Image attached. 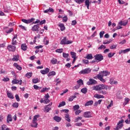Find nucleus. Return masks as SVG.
Returning <instances> with one entry per match:
<instances>
[{
  "instance_id": "obj_1",
  "label": "nucleus",
  "mask_w": 130,
  "mask_h": 130,
  "mask_svg": "<svg viewBox=\"0 0 130 130\" xmlns=\"http://www.w3.org/2000/svg\"><path fill=\"white\" fill-rule=\"evenodd\" d=\"M92 90H106V91H109V90H111V86L104 84H100L93 86Z\"/></svg>"
},
{
  "instance_id": "obj_2",
  "label": "nucleus",
  "mask_w": 130,
  "mask_h": 130,
  "mask_svg": "<svg viewBox=\"0 0 130 130\" xmlns=\"http://www.w3.org/2000/svg\"><path fill=\"white\" fill-rule=\"evenodd\" d=\"M72 43H73V41L67 40V37H64L60 42V44L61 45L72 44Z\"/></svg>"
},
{
  "instance_id": "obj_3",
  "label": "nucleus",
  "mask_w": 130,
  "mask_h": 130,
  "mask_svg": "<svg viewBox=\"0 0 130 130\" xmlns=\"http://www.w3.org/2000/svg\"><path fill=\"white\" fill-rule=\"evenodd\" d=\"M94 59L96 60V61L99 62L103 60V56L101 54H97L94 55Z\"/></svg>"
},
{
  "instance_id": "obj_4",
  "label": "nucleus",
  "mask_w": 130,
  "mask_h": 130,
  "mask_svg": "<svg viewBox=\"0 0 130 130\" xmlns=\"http://www.w3.org/2000/svg\"><path fill=\"white\" fill-rule=\"evenodd\" d=\"M123 122H124V120L121 119L118 123L116 126V129L119 130L122 126H123Z\"/></svg>"
},
{
  "instance_id": "obj_5",
  "label": "nucleus",
  "mask_w": 130,
  "mask_h": 130,
  "mask_svg": "<svg viewBox=\"0 0 130 130\" xmlns=\"http://www.w3.org/2000/svg\"><path fill=\"white\" fill-rule=\"evenodd\" d=\"M89 73H91V69L90 68H86L79 72L80 75H86L87 74H89Z\"/></svg>"
},
{
  "instance_id": "obj_6",
  "label": "nucleus",
  "mask_w": 130,
  "mask_h": 130,
  "mask_svg": "<svg viewBox=\"0 0 130 130\" xmlns=\"http://www.w3.org/2000/svg\"><path fill=\"white\" fill-rule=\"evenodd\" d=\"M7 49L9 50V51L14 52V51H16V45H9L7 47Z\"/></svg>"
},
{
  "instance_id": "obj_7",
  "label": "nucleus",
  "mask_w": 130,
  "mask_h": 130,
  "mask_svg": "<svg viewBox=\"0 0 130 130\" xmlns=\"http://www.w3.org/2000/svg\"><path fill=\"white\" fill-rule=\"evenodd\" d=\"M21 21L25 24H30V23H32V22H34V21H35V18H32L29 19H22Z\"/></svg>"
},
{
  "instance_id": "obj_8",
  "label": "nucleus",
  "mask_w": 130,
  "mask_h": 130,
  "mask_svg": "<svg viewBox=\"0 0 130 130\" xmlns=\"http://www.w3.org/2000/svg\"><path fill=\"white\" fill-rule=\"evenodd\" d=\"M99 76L102 77H107V76H109L110 75V72L106 71H102L101 73L98 74Z\"/></svg>"
},
{
  "instance_id": "obj_9",
  "label": "nucleus",
  "mask_w": 130,
  "mask_h": 130,
  "mask_svg": "<svg viewBox=\"0 0 130 130\" xmlns=\"http://www.w3.org/2000/svg\"><path fill=\"white\" fill-rule=\"evenodd\" d=\"M17 40H18V35H15L14 37L12 39V45H17Z\"/></svg>"
},
{
  "instance_id": "obj_10",
  "label": "nucleus",
  "mask_w": 130,
  "mask_h": 130,
  "mask_svg": "<svg viewBox=\"0 0 130 130\" xmlns=\"http://www.w3.org/2000/svg\"><path fill=\"white\" fill-rule=\"evenodd\" d=\"M96 84H97V81L93 79H90L87 82V85H96Z\"/></svg>"
},
{
  "instance_id": "obj_11",
  "label": "nucleus",
  "mask_w": 130,
  "mask_h": 130,
  "mask_svg": "<svg viewBox=\"0 0 130 130\" xmlns=\"http://www.w3.org/2000/svg\"><path fill=\"white\" fill-rule=\"evenodd\" d=\"M12 84H19V85H22V83H23V81L20 80H17L16 79H14L12 81Z\"/></svg>"
},
{
  "instance_id": "obj_12",
  "label": "nucleus",
  "mask_w": 130,
  "mask_h": 130,
  "mask_svg": "<svg viewBox=\"0 0 130 130\" xmlns=\"http://www.w3.org/2000/svg\"><path fill=\"white\" fill-rule=\"evenodd\" d=\"M93 116L92 115V113L90 112H85L84 113V117H86V118H90V117H92Z\"/></svg>"
},
{
  "instance_id": "obj_13",
  "label": "nucleus",
  "mask_w": 130,
  "mask_h": 130,
  "mask_svg": "<svg viewBox=\"0 0 130 130\" xmlns=\"http://www.w3.org/2000/svg\"><path fill=\"white\" fill-rule=\"evenodd\" d=\"M32 31L36 32V31H39V24H36L31 28Z\"/></svg>"
},
{
  "instance_id": "obj_14",
  "label": "nucleus",
  "mask_w": 130,
  "mask_h": 130,
  "mask_svg": "<svg viewBox=\"0 0 130 130\" xmlns=\"http://www.w3.org/2000/svg\"><path fill=\"white\" fill-rule=\"evenodd\" d=\"M13 121V119L12 118V115L8 114L7 117V123H10V122Z\"/></svg>"
},
{
  "instance_id": "obj_15",
  "label": "nucleus",
  "mask_w": 130,
  "mask_h": 130,
  "mask_svg": "<svg viewBox=\"0 0 130 130\" xmlns=\"http://www.w3.org/2000/svg\"><path fill=\"white\" fill-rule=\"evenodd\" d=\"M94 91H98L99 94H103V95H106L108 93L107 91L103 90V89L94 90Z\"/></svg>"
},
{
  "instance_id": "obj_16",
  "label": "nucleus",
  "mask_w": 130,
  "mask_h": 130,
  "mask_svg": "<svg viewBox=\"0 0 130 130\" xmlns=\"http://www.w3.org/2000/svg\"><path fill=\"white\" fill-rule=\"evenodd\" d=\"M118 25H120V26H126L127 25V21H121L118 22Z\"/></svg>"
},
{
  "instance_id": "obj_17",
  "label": "nucleus",
  "mask_w": 130,
  "mask_h": 130,
  "mask_svg": "<svg viewBox=\"0 0 130 130\" xmlns=\"http://www.w3.org/2000/svg\"><path fill=\"white\" fill-rule=\"evenodd\" d=\"M97 78L98 79V80H100V81H101V82H102V83H105V82H106V80H105V79H103V77L99 75H97Z\"/></svg>"
},
{
  "instance_id": "obj_18",
  "label": "nucleus",
  "mask_w": 130,
  "mask_h": 130,
  "mask_svg": "<svg viewBox=\"0 0 130 130\" xmlns=\"http://www.w3.org/2000/svg\"><path fill=\"white\" fill-rule=\"evenodd\" d=\"M58 26L60 28L61 31H64V30H66V26H64V24L63 23H60Z\"/></svg>"
},
{
  "instance_id": "obj_19",
  "label": "nucleus",
  "mask_w": 130,
  "mask_h": 130,
  "mask_svg": "<svg viewBox=\"0 0 130 130\" xmlns=\"http://www.w3.org/2000/svg\"><path fill=\"white\" fill-rule=\"evenodd\" d=\"M53 119L57 122H59L61 120V118L58 116H55L53 118Z\"/></svg>"
},
{
  "instance_id": "obj_20",
  "label": "nucleus",
  "mask_w": 130,
  "mask_h": 130,
  "mask_svg": "<svg viewBox=\"0 0 130 130\" xmlns=\"http://www.w3.org/2000/svg\"><path fill=\"white\" fill-rule=\"evenodd\" d=\"M49 12L50 13H53L54 12V10L51 8H49V9H47L44 11L45 14H47Z\"/></svg>"
},
{
  "instance_id": "obj_21",
  "label": "nucleus",
  "mask_w": 130,
  "mask_h": 130,
  "mask_svg": "<svg viewBox=\"0 0 130 130\" xmlns=\"http://www.w3.org/2000/svg\"><path fill=\"white\" fill-rule=\"evenodd\" d=\"M93 103H94V102H93V101H88L85 104L84 106H91V105H92Z\"/></svg>"
},
{
  "instance_id": "obj_22",
  "label": "nucleus",
  "mask_w": 130,
  "mask_h": 130,
  "mask_svg": "<svg viewBox=\"0 0 130 130\" xmlns=\"http://www.w3.org/2000/svg\"><path fill=\"white\" fill-rule=\"evenodd\" d=\"M14 67L17 69V70H18V71H22V67L21 66H19L18 63H14L13 64Z\"/></svg>"
},
{
  "instance_id": "obj_23",
  "label": "nucleus",
  "mask_w": 130,
  "mask_h": 130,
  "mask_svg": "<svg viewBox=\"0 0 130 130\" xmlns=\"http://www.w3.org/2000/svg\"><path fill=\"white\" fill-rule=\"evenodd\" d=\"M7 94L8 98H10V99H14V96L13 95V94H12L11 92H10L9 90L7 91Z\"/></svg>"
},
{
  "instance_id": "obj_24",
  "label": "nucleus",
  "mask_w": 130,
  "mask_h": 130,
  "mask_svg": "<svg viewBox=\"0 0 130 130\" xmlns=\"http://www.w3.org/2000/svg\"><path fill=\"white\" fill-rule=\"evenodd\" d=\"M84 58H86V59H92L93 55H92V54H87L86 56L84 57Z\"/></svg>"
},
{
  "instance_id": "obj_25",
  "label": "nucleus",
  "mask_w": 130,
  "mask_h": 130,
  "mask_svg": "<svg viewBox=\"0 0 130 130\" xmlns=\"http://www.w3.org/2000/svg\"><path fill=\"white\" fill-rule=\"evenodd\" d=\"M94 98H97V99H101V98L103 99L104 98V96H103V95L101 94H95L94 95Z\"/></svg>"
},
{
  "instance_id": "obj_26",
  "label": "nucleus",
  "mask_w": 130,
  "mask_h": 130,
  "mask_svg": "<svg viewBox=\"0 0 130 130\" xmlns=\"http://www.w3.org/2000/svg\"><path fill=\"white\" fill-rule=\"evenodd\" d=\"M51 63L52 64H56L57 63V59L55 58H52L51 60Z\"/></svg>"
},
{
  "instance_id": "obj_27",
  "label": "nucleus",
  "mask_w": 130,
  "mask_h": 130,
  "mask_svg": "<svg viewBox=\"0 0 130 130\" xmlns=\"http://www.w3.org/2000/svg\"><path fill=\"white\" fill-rule=\"evenodd\" d=\"M64 118L67 121H68V122H71V119L70 118V115H69V114H65Z\"/></svg>"
},
{
  "instance_id": "obj_28",
  "label": "nucleus",
  "mask_w": 130,
  "mask_h": 130,
  "mask_svg": "<svg viewBox=\"0 0 130 130\" xmlns=\"http://www.w3.org/2000/svg\"><path fill=\"white\" fill-rule=\"evenodd\" d=\"M44 108L45 112H49V111L51 110V108L50 107H48V106H45Z\"/></svg>"
},
{
  "instance_id": "obj_29",
  "label": "nucleus",
  "mask_w": 130,
  "mask_h": 130,
  "mask_svg": "<svg viewBox=\"0 0 130 130\" xmlns=\"http://www.w3.org/2000/svg\"><path fill=\"white\" fill-rule=\"evenodd\" d=\"M12 60L13 61H18L19 60V55H14Z\"/></svg>"
},
{
  "instance_id": "obj_30",
  "label": "nucleus",
  "mask_w": 130,
  "mask_h": 130,
  "mask_svg": "<svg viewBox=\"0 0 130 130\" xmlns=\"http://www.w3.org/2000/svg\"><path fill=\"white\" fill-rule=\"evenodd\" d=\"M37 125H38L37 122L32 121V122L31 124V126H32V127H37Z\"/></svg>"
},
{
  "instance_id": "obj_31",
  "label": "nucleus",
  "mask_w": 130,
  "mask_h": 130,
  "mask_svg": "<svg viewBox=\"0 0 130 130\" xmlns=\"http://www.w3.org/2000/svg\"><path fill=\"white\" fill-rule=\"evenodd\" d=\"M110 83L111 85H117L118 82L116 81H113V80L112 79H111L110 80Z\"/></svg>"
},
{
  "instance_id": "obj_32",
  "label": "nucleus",
  "mask_w": 130,
  "mask_h": 130,
  "mask_svg": "<svg viewBox=\"0 0 130 130\" xmlns=\"http://www.w3.org/2000/svg\"><path fill=\"white\" fill-rule=\"evenodd\" d=\"M77 98V96L76 95H72L70 96L69 98V101L72 102L75 99Z\"/></svg>"
},
{
  "instance_id": "obj_33",
  "label": "nucleus",
  "mask_w": 130,
  "mask_h": 130,
  "mask_svg": "<svg viewBox=\"0 0 130 130\" xmlns=\"http://www.w3.org/2000/svg\"><path fill=\"white\" fill-rule=\"evenodd\" d=\"M77 83L78 84V85H79V86L81 87L82 85H84V82L83 81V80L82 79H79V80L77 81Z\"/></svg>"
},
{
  "instance_id": "obj_34",
  "label": "nucleus",
  "mask_w": 130,
  "mask_h": 130,
  "mask_svg": "<svg viewBox=\"0 0 130 130\" xmlns=\"http://www.w3.org/2000/svg\"><path fill=\"white\" fill-rule=\"evenodd\" d=\"M39 117H40V115H36L34 116V118L32 119L33 121H36L37 122V119L39 118Z\"/></svg>"
},
{
  "instance_id": "obj_35",
  "label": "nucleus",
  "mask_w": 130,
  "mask_h": 130,
  "mask_svg": "<svg viewBox=\"0 0 130 130\" xmlns=\"http://www.w3.org/2000/svg\"><path fill=\"white\" fill-rule=\"evenodd\" d=\"M81 92H82V93H83V94H86V93L88 92V89H87V88L84 87L81 89Z\"/></svg>"
},
{
  "instance_id": "obj_36",
  "label": "nucleus",
  "mask_w": 130,
  "mask_h": 130,
  "mask_svg": "<svg viewBox=\"0 0 130 130\" xmlns=\"http://www.w3.org/2000/svg\"><path fill=\"white\" fill-rule=\"evenodd\" d=\"M21 49L24 51H25V50H27V46L26 45V44L21 45Z\"/></svg>"
},
{
  "instance_id": "obj_37",
  "label": "nucleus",
  "mask_w": 130,
  "mask_h": 130,
  "mask_svg": "<svg viewBox=\"0 0 130 130\" xmlns=\"http://www.w3.org/2000/svg\"><path fill=\"white\" fill-rule=\"evenodd\" d=\"M125 122L127 124H130V114L128 115V118L125 120Z\"/></svg>"
},
{
  "instance_id": "obj_38",
  "label": "nucleus",
  "mask_w": 130,
  "mask_h": 130,
  "mask_svg": "<svg viewBox=\"0 0 130 130\" xmlns=\"http://www.w3.org/2000/svg\"><path fill=\"white\" fill-rule=\"evenodd\" d=\"M56 73L54 71H51L50 73H48V77H51V76H55Z\"/></svg>"
},
{
  "instance_id": "obj_39",
  "label": "nucleus",
  "mask_w": 130,
  "mask_h": 130,
  "mask_svg": "<svg viewBox=\"0 0 130 130\" xmlns=\"http://www.w3.org/2000/svg\"><path fill=\"white\" fill-rule=\"evenodd\" d=\"M25 77L26 78H28V79H30V77H32V72H29L25 74Z\"/></svg>"
},
{
  "instance_id": "obj_40",
  "label": "nucleus",
  "mask_w": 130,
  "mask_h": 130,
  "mask_svg": "<svg viewBox=\"0 0 130 130\" xmlns=\"http://www.w3.org/2000/svg\"><path fill=\"white\" fill-rule=\"evenodd\" d=\"M128 102H129V99L128 98H125L124 100V103H123V105L125 106L126 105V104H127V103H128Z\"/></svg>"
},
{
  "instance_id": "obj_41",
  "label": "nucleus",
  "mask_w": 130,
  "mask_h": 130,
  "mask_svg": "<svg viewBox=\"0 0 130 130\" xmlns=\"http://www.w3.org/2000/svg\"><path fill=\"white\" fill-rule=\"evenodd\" d=\"M111 40H106V41H104L103 43V44H109V43H111Z\"/></svg>"
},
{
  "instance_id": "obj_42",
  "label": "nucleus",
  "mask_w": 130,
  "mask_h": 130,
  "mask_svg": "<svg viewBox=\"0 0 130 130\" xmlns=\"http://www.w3.org/2000/svg\"><path fill=\"white\" fill-rule=\"evenodd\" d=\"M2 130H10V128H8V127L4 124L2 126Z\"/></svg>"
},
{
  "instance_id": "obj_43",
  "label": "nucleus",
  "mask_w": 130,
  "mask_h": 130,
  "mask_svg": "<svg viewBox=\"0 0 130 130\" xmlns=\"http://www.w3.org/2000/svg\"><path fill=\"white\" fill-rule=\"evenodd\" d=\"M84 2L85 6H90V5H91L90 0H85Z\"/></svg>"
},
{
  "instance_id": "obj_44",
  "label": "nucleus",
  "mask_w": 130,
  "mask_h": 130,
  "mask_svg": "<svg viewBox=\"0 0 130 130\" xmlns=\"http://www.w3.org/2000/svg\"><path fill=\"white\" fill-rule=\"evenodd\" d=\"M12 106L14 107V108H18V107H19V103H14L13 104Z\"/></svg>"
},
{
  "instance_id": "obj_45",
  "label": "nucleus",
  "mask_w": 130,
  "mask_h": 130,
  "mask_svg": "<svg viewBox=\"0 0 130 130\" xmlns=\"http://www.w3.org/2000/svg\"><path fill=\"white\" fill-rule=\"evenodd\" d=\"M69 54L67 53L63 52L62 53V56L64 58H68L69 57Z\"/></svg>"
},
{
  "instance_id": "obj_46",
  "label": "nucleus",
  "mask_w": 130,
  "mask_h": 130,
  "mask_svg": "<svg viewBox=\"0 0 130 130\" xmlns=\"http://www.w3.org/2000/svg\"><path fill=\"white\" fill-rule=\"evenodd\" d=\"M64 105H66V102L63 101L59 104L58 107H62V106H64Z\"/></svg>"
},
{
  "instance_id": "obj_47",
  "label": "nucleus",
  "mask_w": 130,
  "mask_h": 130,
  "mask_svg": "<svg viewBox=\"0 0 130 130\" xmlns=\"http://www.w3.org/2000/svg\"><path fill=\"white\" fill-rule=\"evenodd\" d=\"M114 54H115V53H112V52H110L108 54V57H109V58H111V57H112L113 55H114Z\"/></svg>"
},
{
  "instance_id": "obj_48",
  "label": "nucleus",
  "mask_w": 130,
  "mask_h": 130,
  "mask_svg": "<svg viewBox=\"0 0 130 130\" xmlns=\"http://www.w3.org/2000/svg\"><path fill=\"white\" fill-rule=\"evenodd\" d=\"M50 88H43L41 90V93H43V92H45V91H47L50 90Z\"/></svg>"
},
{
  "instance_id": "obj_49",
  "label": "nucleus",
  "mask_w": 130,
  "mask_h": 130,
  "mask_svg": "<svg viewBox=\"0 0 130 130\" xmlns=\"http://www.w3.org/2000/svg\"><path fill=\"white\" fill-rule=\"evenodd\" d=\"M80 87V85L77 84L72 88V90H78Z\"/></svg>"
},
{
  "instance_id": "obj_50",
  "label": "nucleus",
  "mask_w": 130,
  "mask_h": 130,
  "mask_svg": "<svg viewBox=\"0 0 130 130\" xmlns=\"http://www.w3.org/2000/svg\"><path fill=\"white\" fill-rule=\"evenodd\" d=\"M73 109L74 110H78V109H79V108H80V106L78 105H75L74 107H73Z\"/></svg>"
},
{
  "instance_id": "obj_51",
  "label": "nucleus",
  "mask_w": 130,
  "mask_h": 130,
  "mask_svg": "<svg viewBox=\"0 0 130 130\" xmlns=\"http://www.w3.org/2000/svg\"><path fill=\"white\" fill-rule=\"evenodd\" d=\"M71 55L72 58H76V53L74 52H71Z\"/></svg>"
},
{
  "instance_id": "obj_52",
  "label": "nucleus",
  "mask_w": 130,
  "mask_h": 130,
  "mask_svg": "<svg viewBox=\"0 0 130 130\" xmlns=\"http://www.w3.org/2000/svg\"><path fill=\"white\" fill-rule=\"evenodd\" d=\"M63 51V50L62 49H57L55 50L56 52H57L58 53H61Z\"/></svg>"
},
{
  "instance_id": "obj_53",
  "label": "nucleus",
  "mask_w": 130,
  "mask_h": 130,
  "mask_svg": "<svg viewBox=\"0 0 130 130\" xmlns=\"http://www.w3.org/2000/svg\"><path fill=\"white\" fill-rule=\"evenodd\" d=\"M39 82V80H38V78L34 79L32 80V82L34 84H37Z\"/></svg>"
},
{
  "instance_id": "obj_54",
  "label": "nucleus",
  "mask_w": 130,
  "mask_h": 130,
  "mask_svg": "<svg viewBox=\"0 0 130 130\" xmlns=\"http://www.w3.org/2000/svg\"><path fill=\"white\" fill-rule=\"evenodd\" d=\"M113 106V101H111L110 104L107 107L108 109H109L111 106Z\"/></svg>"
},
{
  "instance_id": "obj_55",
  "label": "nucleus",
  "mask_w": 130,
  "mask_h": 130,
  "mask_svg": "<svg viewBox=\"0 0 130 130\" xmlns=\"http://www.w3.org/2000/svg\"><path fill=\"white\" fill-rule=\"evenodd\" d=\"M117 46V45L113 44L110 47V49H115L116 48Z\"/></svg>"
},
{
  "instance_id": "obj_56",
  "label": "nucleus",
  "mask_w": 130,
  "mask_h": 130,
  "mask_svg": "<svg viewBox=\"0 0 130 130\" xmlns=\"http://www.w3.org/2000/svg\"><path fill=\"white\" fill-rule=\"evenodd\" d=\"M105 32L104 31H101L100 32V38H103V36L104 35Z\"/></svg>"
},
{
  "instance_id": "obj_57",
  "label": "nucleus",
  "mask_w": 130,
  "mask_h": 130,
  "mask_svg": "<svg viewBox=\"0 0 130 130\" xmlns=\"http://www.w3.org/2000/svg\"><path fill=\"white\" fill-rule=\"evenodd\" d=\"M18 27H19V28H20V29H22V30H24V31H26V30H27V29L25 28V27L22 25H19Z\"/></svg>"
},
{
  "instance_id": "obj_58",
  "label": "nucleus",
  "mask_w": 130,
  "mask_h": 130,
  "mask_svg": "<svg viewBox=\"0 0 130 130\" xmlns=\"http://www.w3.org/2000/svg\"><path fill=\"white\" fill-rule=\"evenodd\" d=\"M34 88L35 89V90H40V89H41V87L37 86V85H34Z\"/></svg>"
},
{
  "instance_id": "obj_59",
  "label": "nucleus",
  "mask_w": 130,
  "mask_h": 130,
  "mask_svg": "<svg viewBox=\"0 0 130 130\" xmlns=\"http://www.w3.org/2000/svg\"><path fill=\"white\" fill-rule=\"evenodd\" d=\"M3 82H9L10 81V78H8V77H4L3 79Z\"/></svg>"
},
{
  "instance_id": "obj_60",
  "label": "nucleus",
  "mask_w": 130,
  "mask_h": 130,
  "mask_svg": "<svg viewBox=\"0 0 130 130\" xmlns=\"http://www.w3.org/2000/svg\"><path fill=\"white\" fill-rule=\"evenodd\" d=\"M105 48H106V46L105 45H102L98 48V49H105Z\"/></svg>"
},
{
  "instance_id": "obj_61",
  "label": "nucleus",
  "mask_w": 130,
  "mask_h": 130,
  "mask_svg": "<svg viewBox=\"0 0 130 130\" xmlns=\"http://www.w3.org/2000/svg\"><path fill=\"white\" fill-rule=\"evenodd\" d=\"M83 62L85 64H89V63H90V62H89V60L83 59Z\"/></svg>"
},
{
  "instance_id": "obj_62",
  "label": "nucleus",
  "mask_w": 130,
  "mask_h": 130,
  "mask_svg": "<svg viewBox=\"0 0 130 130\" xmlns=\"http://www.w3.org/2000/svg\"><path fill=\"white\" fill-rule=\"evenodd\" d=\"M130 48H127L125 50H123V53H126L127 52H129Z\"/></svg>"
},
{
  "instance_id": "obj_63",
  "label": "nucleus",
  "mask_w": 130,
  "mask_h": 130,
  "mask_svg": "<svg viewBox=\"0 0 130 130\" xmlns=\"http://www.w3.org/2000/svg\"><path fill=\"white\" fill-rule=\"evenodd\" d=\"M62 21L64 23H66V22H67L68 21V17L64 16L62 19Z\"/></svg>"
},
{
  "instance_id": "obj_64",
  "label": "nucleus",
  "mask_w": 130,
  "mask_h": 130,
  "mask_svg": "<svg viewBox=\"0 0 130 130\" xmlns=\"http://www.w3.org/2000/svg\"><path fill=\"white\" fill-rule=\"evenodd\" d=\"M77 24V21L76 20H73L72 21L71 25L72 26H75V25Z\"/></svg>"
}]
</instances>
